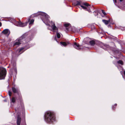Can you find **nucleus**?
<instances>
[{"mask_svg": "<svg viewBox=\"0 0 125 125\" xmlns=\"http://www.w3.org/2000/svg\"><path fill=\"white\" fill-rule=\"evenodd\" d=\"M94 14H95V15H98V13L99 12V11H95L94 12Z\"/></svg>", "mask_w": 125, "mask_h": 125, "instance_id": "20", "label": "nucleus"}, {"mask_svg": "<svg viewBox=\"0 0 125 125\" xmlns=\"http://www.w3.org/2000/svg\"><path fill=\"white\" fill-rule=\"evenodd\" d=\"M8 93H9V96H10H10H11V94H12L11 92L10 91H9V92H8Z\"/></svg>", "mask_w": 125, "mask_h": 125, "instance_id": "21", "label": "nucleus"}, {"mask_svg": "<svg viewBox=\"0 0 125 125\" xmlns=\"http://www.w3.org/2000/svg\"><path fill=\"white\" fill-rule=\"evenodd\" d=\"M16 100V98L14 97H13L11 101V102H12L13 103H14Z\"/></svg>", "mask_w": 125, "mask_h": 125, "instance_id": "17", "label": "nucleus"}, {"mask_svg": "<svg viewBox=\"0 0 125 125\" xmlns=\"http://www.w3.org/2000/svg\"><path fill=\"white\" fill-rule=\"evenodd\" d=\"M6 73V69L4 68L0 67V79H4Z\"/></svg>", "mask_w": 125, "mask_h": 125, "instance_id": "5", "label": "nucleus"}, {"mask_svg": "<svg viewBox=\"0 0 125 125\" xmlns=\"http://www.w3.org/2000/svg\"><path fill=\"white\" fill-rule=\"evenodd\" d=\"M25 35H23L18 39H17L14 43V46L19 45L21 43V42L24 43L23 41L25 40Z\"/></svg>", "mask_w": 125, "mask_h": 125, "instance_id": "4", "label": "nucleus"}, {"mask_svg": "<svg viewBox=\"0 0 125 125\" xmlns=\"http://www.w3.org/2000/svg\"><path fill=\"white\" fill-rule=\"evenodd\" d=\"M123 0H119V1L120 2H122V1Z\"/></svg>", "mask_w": 125, "mask_h": 125, "instance_id": "24", "label": "nucleus"}, {"mask_svg": "<svg viewBox=\"0 0 125 125\" xmlns=\"http://www.w3.org/2000/svg\"><path fill=\"white\" fill-rule=\"evenodd\" d=\"M4 101L5 102H6V101H5V100H4Z\"/></svg>", "mask_w": 125, "mask_h": 125, "instance_id": "29", "label": "nucleus"}, {"mask_svg": "<svg viewBox=\"0 0 125 125\" xmlns=\"http://www.w3.org/2000/svg\"><path fill=\"white\" fill-rule=\"evenodd\" d=\"M67 29L68 30H69L68 29V28H67Z\"/></svg>", "mask_w": 125, "mask_h": 125, "instance_id": "26", "label": "nucleus"}, {"mask_svg": "<svg viewBox=\"0 0 125 125\" xmlns=\"http://www.w3.org/2000/svg\"><path fill=\"white\" fill-rule=\"evenodd\" d=\"M12 89L13 92L14 93H17L18 92V90L16 89L14 87H12Z\"/></svg>", "mask_w": 125, "mask_h": 125, "instance_id": "12", "label": "nucleus"}, {"mask_svg": "<svg viewBox=\"0 0 125 125\" xmlns=\"http://www.w3.org/2000/svg\"><path fill=\"white\" fill-rule=\"evenodd\" d=\"M65 1L67 0L68 1L72 2V5L73 6L79 7V6L82 8H85L81 5V3L79 1V0H65Z\"/></svg>", "mask_w": 125, "mask_h": 125, "instance_id": "3", "label": "nucleus"}, {"mask_svg": "<svg viewBox=\"0 0 125 125\" xmlns=\"http://www.w3.org/2000/svg\"><path fill=\"white\" fill-rule=\"evenodd\" d=\"M2 24L0 22V27L1 26Z\"/></svg>", "mask_w": 125, "mask_h": 125, "instance_id": "23", "label": "nucleus"}, {"mask_svg": "<svg viewBox=\"0 0 125 125\" xmlns=\"http://www.w3.org/2000/svg\"><path fill=\"white\" fill-rule=\"evenodd\" d=\"M60 44L62 46H65L67 45V44L65 42H60Z\"/></svg>", "mask_w": 125, "mask_h": 125, "instance_id": "13", "label": "nucleus"}, {"mask_svg": "<svg viewBox=\"0 0 125 125\" xmlns=\"http://www.w3.org/2000/svg\"><path fill=\"white\" fill-rule=\"evenodd\" d=\"M70 24L69 23H66L64 24V26L66 28H67L68 27L70 26Z\"/></svg>", "mask_w": 125, "mask_h": 125, "instance_id": "18", "label": "nucleus"}, {"mask_svg": "<svg viewBox=\"0 0 125 125\" xmlns=\"http://www.w3.org/2000/svg\"><path fill=\"white\" fill-rule=\"evenodd\" d=\"M109 21H107L105 20H102V21L105 24L107 25L109 23Z\"/></svg>", "mask_w": 125, "mask_h": 125, "instance_id": "14", "label": "nucleus"}, {"mask_svg": "<svg viewBox=\"0 0 125 125\" xmlns=\"http://www.w3.org/2000/svg\"><path fill=\"white\" fill-rule=\"evenodd\" d=\"M21 118L19 116H18L17 117V124L18 125H20V124Z\"/></svg>", "mask_w": 125, "mask_h": 125, "instance_id": "9", "label": "nucleus"}, {"mask_svg": "<svg viewBox=\"0 0 125 125\" xmlns=\"http://www.w3.org/2000/svg\"><path fill=\"white\" fill-rule=\"evenodd\" d=\"M101 47L102 48H103V47H102V46H101Z\"/></svg>", "mask_w": 125, "mask_h": 125, "instance_id": "27", "label": "nucleus"}, {"mask_svg": "<svg viewBox=\"0 0 125 125\" xmlns=\"http://www.w3.org/2000/svg\"><path fill=\"white\" fill-rule=\"evenodd\" d=\"M118 63V64H120L121 65L123 64V62L121 60H119L117 62Z\"/></svg>", "mask_w": 125, "mask_h": 125, "instance_id": "19", "label": "nucleus"}, {"mask_svg": "<svg viewBox=\"0 0 125 125\" xmlns=\"http://www.w3.org/2000/svg\"><path fill=\"white\" fill-rule=\"evenodd\" d=\"M118 69H119V68L118 67Z\"/></svg>", "mask_w": 125, "mask_h": 125, "instance_id": "30", "label": "nucleus"}, {"mask_svg": "<svg viewBox=\"0 0 125 125\" xmlns=\"http://www.w3.org/2000/svg\"><path fill=\"white\" fill-rule=\"evenodd\" d=\"M73 47L74 48L78 50L81 49V45H80L78 43L75 42L73 45Z\"/></svg>", "mask_w": 125, "mask_h": 125, "instance_id": "7", "label": "nucleus"}, {"mask_svg": "<svg viewBox=\"0 0 125 125\" xmlns=\"http://www.w3.org/2000/svg\"><path fill=\"white\" fill-rule=\"evenodd\" d=\"M117 105V104H115V106H116Z\"/></svg>", "mask_w": 125, "mask_h": 125, "instance_id": "25", "label": "nucleus"}, {"mask_svg": "<svg viewBox=\"0 0 125 125\" xmlns=\"http://www.w3.org/2000/svg\"><path fill=\"white\" fill-rule=\"evenodd\" d=\"M90 43L91 45L93 46L95 44V42L93 40H92L90 42Z\"/></svg>", "mask_w": 125, "mask_h": 125, "instance_id": "15", "label": "nucleus"}, {"mask_svg": "<svg viewBox=\"0 0 125 125\" xmlns=\"http://www.w3.org/2000/svg\"><path fill=\"white\" fill-rule=\"evenodd\" d=\"M114 2L115 3H116L117 2L116 0H114Z\"/></svg>", "mask_w": 125, "mask_h": 125, "instance_id": "22", "label": "nucleus"}, {"mask_svg": "<svg viewBox=\"0 0 125 125\" xmlns=\"http://www.w3.org/2000/svg\"><path fill=\"white\" fill-rule=\"evenodd\" d=\"M100 13H102L104 15H106L107 14L105 11L103 10H101L100 11Z\"/></svg>", "mask_w": 125, "mask_h": 125, "instance_id": "16", "label": "nucleus"}, {"mask_svg": "<svg viewBox=\"0 0 125 125\" xmlns=\"http://www.w3.org/2000/svg\"><path fill=\"white\" fill-rule=\"evenodd\" d=\"M23 48H22L20 49H18L17 50V52H18L19 53V54H20L24 51H23Z\"/></svg>", "mask_w": 125, "mask_h": 125, "instance_id": "10", "label": "nucleus"}, {"mask_svg": "<svg viewBox=\"0 0 125 125\" xmlns=\"http://www.w3.org/2000/svg\"><path fill=\"white\" fill-rule=\"evenodd\" d=\"M79 1L81 3V5H82V6H83V5H84L85 6L87 7H88V8H92V7H93V8H95L96 7L94 6L93 5H90L88 3H87V2H82L81 1ZM85 8H86V7H85Z\"/></svg>", "mask_w": 125, "mask_h": 125, "instance_id": "6", "label": "nucleus"}, {"mask_svg": "<svg viewBox=\"0 0 125 125\" xmlns=\"http://www.w3.org/2000/svg\"><path fill=\"white\" fill-rule=\"evenodd\" d=\"M2 32L5 34L9 35L10 33V32L9 30L7 29L4 30L2 31Z\"/></svg>", "mask_w": 125, "mask_h": 125, "instance_id": "8", "label": "nucleus"}, {"mask_svg": "<svg viewBox=\"0 0 125 125\" xmlns=\"http://www.w3.org/2000/svg\"><path fill=\"white\" fill-rule=\"evenodd\" d=\"M40 14L41 16V18L43 21L47 25L49 26H51L52 30L54 32H56L57 33V37L58 38H60L61 35L60 33L58 32V29L57 27L55 26L54 23L52 21H49L50 17L49 15L45 12H40L37 14H35L31 15L29 18L28 19L25 23H22L21 22H18L16 21V20L13 19L12 18L13 21L14 22L15 25L17 26L23 27L26 26L29 23V25L33 24L34 20L33 19L31 20V19L33 17L36 16L38 14Z\"/></svg>", "mask_w": 125, "mask_h": 125, "instance_id": "1", "label": "nucleus"}, {"mask_svg": "<svg viewBox=\"0 0 125 125\" xmlns=\"http://www.w3.org/2000/svg\"><path fill=\"white\" fill-rule=\"evenodd\" d=\"M49 30H51V29H50L49 28Z\"/></svg>", "mask_w": 125, "mask_h": 125, "instance_id": "28", "label": "nucleus"}, {"mask_svg": "<svg viewBox=\"0 0 125 125\" xmlns=\"http://www.w3.org/2000/svg\"><path fill=\"white\" fill-rule=\"evenodd\" d=\"M83 10L85 11H87L89 12H93V11H92V9L93 8H83Z\"/></svg>", "mask_w": 125, "mask_h": 125, "instance_id": "11", "label": "nucleus"}, {"mask_svg": "<svg viewBox=\"0 0 125 125\" xmlns=\"http://www.w3.org/2000/svg\"><path fill=\"white\" fill-rule=\"evenodd\" d=\"M55 117L53 113L50 111H47L45 115V120L47 123H51L55 121Z\"/></svg>", "mask_w": 125, "mask_h": 125, "instance_id": "2", "label": "nucleus"}]
</instances>
